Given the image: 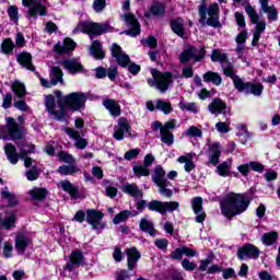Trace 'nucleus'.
<instances>
[{
  "label": "nucleus",
  "mask_w": 280,
  "mask_h": 280,
  "mask_svg": "<svg viewBox=\"0 0 280 280\" xmlns=\"http://www.w3.org/2000/svg\"><path fill=\"white\" fill-rule=\"evenodd\" d=\"M65 104L56 106V98L54 95L46 96V108L54 119L62 121L69 116L68 110H82L84 104H86V94L80 92H73L65 97Z\"/></svg>",
  "instance_id": "nucleus-1"
},
{
  "label": "nucleus",
  "mask_w": 280,
  "mask_h": 280,
  "mask_svg": "<svg viewBox=\"0 0 280 280\" xmlns=\"http://www.w3.org/2000/svg\"><path fill=\"white\" fill-rule=\"evenodd\" d=\"M250 201L246 195L231 192L226 195L221 202V211L225 218H233V215H240L248 209Z\"/></svg>",
  "instance_id": "nucleus-2"
},
{
  "label": "nucleus",
  "mask_w": 280,
  "mask_h": 280,
  "mask_svg": "<svg viewBox=\"0 0 280 280\" xmlns=\"http://www.w3.org/2000/svg\"><path fill=\"white\" fill-rule=\"evenodd\" d=\"M153 79H148L149 86H154L160 93H165L170 89V84L174 82V74L171 72H160L156 69L151 70Z\"/></svg>",
  "instance_id": "nucleus-3"
},
{
  "label": "nucleus",
  "mask_w": 280,
  "mask_h": 280,
  "mask_svg": "<svg viewBox=\"0 0 280 280\" xmlns=\"http://www.w3.org/2000/svg\"><path fill=\"white\" fill-rule=\"evenodd\" d=\"M79 32L89 34V36H101V34L110 32V26L108 24H100L95 22H80L73 30V34H78Z\"/></svg>",
  "instance_id": "nucleus-4"
},
{
  "label": "nucleus",
  "mask_w": 280,
  "mask_h": 280,
  "mask_svg": "<svg viewBox=\"0 0 280 280\" xmlns=\"http://www.w3.org/2000/svg\"><path fill=\"white\" fill-rule=\"evenodd\" d=\"M24 8L28 9V16L36 19V16L47 15V1L46 0H22Z\"/></svg>",
  "instance_id": "nucleus-5"
},
{
  "label": "nucleus",
  "mask_w": 280,
  "mask_h": 280,
  "mask_svg": "<svg viewBox=\"0 0 280 280\" xmlns=\"http://www.w3.org/2000/svg\"><path fill=\"white\" fill-rule=\"evenodd\" d=\"M234 86L240 91V93L252 94L256 97H259L261 93H264V85L261 83H244L240 78L234 79Z\"/></svg>",
  "instance_id": "nucleus-6"
},
{
  "label": "nucleus",
  "mask_w": 280,
  "mask_h": 280,
  "mask_svg": "<svg viewBox=\"0 0 280 280\" xmlns=\"http://www.w3.org/2000/svg\"><path fill=\"white\" fill-rule=\"evenodd\" d=\"M205 58V48H196L194 46H186L185 49L179 55V62L182 65H187L189 60L194 62H200Z\"/></svg>",
  "instance_id": "nucleus-7"
},
{
  "label": "nucleus",
  "mask_w": 280,
  "mask_h": 280,
  "mask_svg": "<svg viewBox=\"0 0 280 280\" xmlns=\"http://www.w3.org/2000/svg\"><path fill=\"white\" fill-rule=\"evenodd\" d=\"M86 215V222L94 229V231H100V229H104V222L102 220L104 219V213L100 210L95 209H89L85 212Z\"/></svg>",
  "instance_id": "nucleus-8"
},
{
  "label": "nucleus",
  "mask_w": 280,
  "mask_h": 280,
  "mask_svg": "<svg viewBox=\"0 0 280 280\" xmlns=\"http://www.w3.org/2000/svg\"><path fill=\"white\" fill-rule=\"evenodd\" d=\"M20 150V159L24 160L25 167H32V158H27V154H34L36 147L26 141H21L18 143Z\"/></svg>",
  "instance_id": "nucleus-9"
},
{
  "label": "nucleus",
  "mask_w": 280,
  "mask_h": 280,
  "mask_svg": "<svg viewBox=\"0 0 280 280\" xmlns=\"http://www.w3.org/2000/svg\"><path fill=\"white\" fill-rule=\"evenodd\" d=\"M259 248L253 244H246L238 249L237 257L241 261H244V259H259Z\"/></svg>",
  "instance_id": "nucleus-10"
},
{
  "label": "nucleus",
  "mask_w": 280,
  "mask_h": 280,
  "mask_svg": "<svg viewBox=\"0 0 280 280\" xmlns=\"http://www.w3.org/2000/svg\"><path fill=\"white\" fill-rule=\"evenodd\" d=\"M62 75H63L62 69H60V67H52L51 72H50V82L43 79V77H39L40 84L45 89H51V86H56V84H58V82H60V84H62V82H63Z\"/></svg>",
  "instance_id": "nucleus-11"
},
{
  "label": "nucleus",
  "mask_w": 280,
  "mask_h": 280,
  "mask_svg": "<svg viewBox=\"0 0 280 280\" xmlns=\"http://www.w3.org/2000/svg\"><path fill=\"white\" fill-rule=\"evenodd\" d=\"M124 21L127 23L128 27H130L129 31H126L125 34L127 36H139L141 34V25L139 24V21L135 18V15L130 13H126L122 15Z\"/></svg>",
  "instance_id": "nucleus-12"
},
{
  "label": "nucleus",
  "mask_w": 280,
  "mask_h": 280,
  "mask_svg": "<svg viewBox=\"0 0 280 280\" xmlns=\"http://www.w3.org/2000/svg\"><path fill=\"white\" fill-rule=\"evenodd\" d=\"M128 133L129 137L132 135L130 133V125L128 124V119L119 118L117 126L114 127V139L116 141H124V135Z\"/></svg>",
  "instance_id": "nucleus-13"
},
{
  "label": "nucleus",
  "mask_w": 280,
  "mask_h": 280,
  "mask_svg": "<svg viewBox=\"0 0 280 280\" xmlns=\"http://www.w3.org/2000/svg\"><path fill=\"white\" fill-rule=\"evenodd\" d=\"M113 58H116V62L120 67H128L130 65V57L121 50V46L113 44L110 48Z\"/></svg>",
  "instance_id": "nucleus-14"
},
{
  "label": "nucleus",
  "mask_w": 280,
  "mask_h": 280,
  "mask_svg": "<svg viewBox=\"0 0 280 280\" xmlns=\"http://www.w3.org/2000/svg\"><path fill=\"white\" fill-rule=\"evenodd\" d=\"M208 162L210 165H218L220 163V156H222V145L220 142H211L208 144Z\"/></svg>",
  "instance_id": "nucleus-15"
},
{
  "label": "nucleus",
  "mask_w": 280,
  "mask_h": 280,
  "mask_svg": "<svg viewBox=\"0 0 280 280\" xmlns=\"http://www.w3.org/2000/svg\"><path fill=\"white\" fill-rule=\"evenodd\" d=\"M63 131L66 132V135H68V137H70V139L74 140V147L78 150H85L86 145H89V141H86V139L82 138V136H80V132L73 128H65Z\"/></svg>",
  "instance_id": "nucleus-16"
},
{
  "label": "nucleus",
  "mask_w": 280,
  "mask_h": 280,
  "mask_svg": "<svg viewBox=\"0 0 280 280\" xmlns=\"http://www.w3.org/2000/svg\"><path fill=\"white\" fill-rule=\"evenodd\" d=\"M7 129L9 137L13 140L23 139V127H20L19 124H16V120H14V118H7Z\"/></svg>",
  "instance_id": "nucleus-17"
},
{
  "label": "nucleus",
  "mask_w": 280,
  "mask_h": 280,
  "mask_svg": "<svg viewBox=\"0 0 280 280\" xmlns=\"http://www.w3.org/2000/svg\"><path fill=\"white\" fill-rule=\"evenodd\" d=\"M191 207L194 210V213L196 214L195 222H198V224H202L207 218V213L202 209V197H196L191 200Z\"/></svg>",
  "instance_id": "nucleus-18"
},
{
  "label": "nucleus",
  "mask_w": 280,
  "mask_h": 280,
  "mask_svg": "<svg viewBox=\"0 0 280 280\" xmlns=\"http://www.w3.org/2000/svg\"><path fill=\"white\" fill-rule=\"evenodd\" d=\"M220 14V9L218 8V3H212L208 8V15L210 19L206 21L207 25H210L211 27H222V24L220 21H218Z\"/></svg>",
  "instance_id": "nucleus-19"
},
{
  "label": "nucleus",
  "mask_w": 280,
  "mask_h": 280,
  "mask_svg": "<svg viewBox=\"0 0 280 280\" xmlns=\"http://www.w3.org/2000/svg\"><path fill=\"white\" fill-rule=\"evenodd\" d=\"M194 159H196V153L189 152L178 156L177 163L184 164L185 172L189 173L192 172V170H196V163H194Z\"/></svg>",
  "instance_id": "nucleus-20"
},
{
  "label": "nucleus",
  "mask_w": 280,
  "mask_h": 280,
  "mask_svg": "<svg viewBox=\"0 0 280 280\" xmlns=\"http://www.w3.org/2000/svg\"><path fill=\"white\" fill-rule=\"evenodd\" d=\"M208 110L211 115H224L226 113V103L221 98H214L209 105Z\"/></svg>",
  "instance_id": "nucleus-21"
},
{
  "label": "nucleus",
  "mask_w": 280,
  "mask_h": 280,
  "mask_svg": "<svg viewBox=\"0 0 280 280\" xmlns=\"http://www.w3.org/2000/svg\"><path fill=\"white\" fill-rule=\"evenodd\" d=\"M73 49H75V42H73L71 38H66L62 43H58L54 47V51L59 55L69 54V51H73Z\"/></svg>",
  "instance_id": "nucleus-22"
},
{
  "label": "nucleus",
  "mask_w": 280,
  "mask_h": 280,
  "mask_svg": "<svg viewBox=\"0 0 280 280\" xmlns=\"http://www.w3.org/2000/svg\"><path fill=\"white\" fill-rule=\"evenodd\" d=\"M127 262L129 270H135V266H137V261L141 259V254L137 249V247H130L126 250Z\"/></svg>",
  "instance_id": "nucleus-23"
},
{
  "label": "nucleus",
  "mask_w": 280,
  "mask_h": 280,
  "mask_svg": "<svg viewBox=\"0 0 280 280\" xmlns=\"http://www.w3.org/2000/svg\"><path fill=\"white\" fill-rule=\"evenodd\" d=\"M59 189H62V191H66V194H69L72 198H78V187L73 185L69 179L61 180L57 184Z\"/></svg>",
  "instance_id": "nucleus-24"
},
{
  "label": "nucleus",
  "mask_w": 280,
  "mask_h": 280,
  "mask_svg": "<svg viewBox=\"0 0 280 280\" xmlns=\"http://www.w3.org/2000/svg\"><path fill=\"white\" fill-rule=\"evenodd\" d=\"M121 191L124 194H128V196H131L132 198H143V191L139 189V186L137 184H125L120 187Z\"/></svg>",
  "instance_id": "nucleus-25"
},
{
  "label": "nucleus",
  "mask_w": 280,
  "mask_h": 280,
  "mask_svg": "<svg viewBox=\"0 0 280 280\" xmlns=\"http://www.w3.org/2000/svg\"><path fill=\"white\" fill-rule=\"evenodd\" d=\"M4 152L5 155L8 158V161L12 164V165H16L19 163V159H21V153H16V147H14V144L12 143H8L4 147Z\"/></svg>",
  "instance_id": "nucleus-26"
},
{
  "label": "nucleus",
  "mask_w": 280,
  "mask_h": 280,
  "mask_svg": "<svg viewBox=\"0 0 280 280\" xmlns=\"http://www.w3.org/2000/svg\"><path fill=\"white\" fill-rule=\"evenodd\" d=\"M103 105L112 117H119V115H121V106H119V103H117L115 100H105Z\"/></svg>",
  "instance_id": "nucleus-27"
},
{
  "label": "nucleus",
  "mask_w": 280,
  "mask_h": 280,
  "mask_svg": "<svg viewBox=\"0 0 280 280\" xmlns=\"http://www.w3.org/2000/svg\"><path fill=\"white\" fill-rule=\"evenodd\" d=\"M60 65L63 69H67L69 73H80V71H82V63L75 59L63 60Z\"/></svg>",
  "instance_id": "nucleus-28"
},
{
  "label": "nucleus",
  "mask_w": 280,
  "mask_h": 280,
  "mask_svg": "<svg viewBox=\"0 0 280 280\" xmlns=\"http://www.w3.org/2000/svg\"><path fill=\"white\" fill-rule=\"evenodd\" d=\"M18 62L28 71H34L36 69L34 65H32V55L30 52H22L18 55Z\"/></svg>",
  "instance_id": "nucleus-29"
},
{
  "label": "nucleus",
  "mask_w": 280,
  "mask_h": 280,
  "mask_svg": "<svg viewBox=\"0 0 280 280\" xmlns=\"http://www.w3.org/2000/svg\"><path fill=\"white\" fill-rule=\"evenodd\" d=\"M84 259V256L82 255V252L80 250H73L70 255V265H67L65 267V270H73L74 266H80L82 264V260Z\"/></svg>",
  "instance_id": "nucleus-30"
},
{
  "label": "nucleus",
  "mask_w": 280,
  "mask_h": 280,
  "mask_svg": "<svg viewBox=\"0 0 280 280\" xmlns=\"http://www.w3.org/2000/svg\"><path fill=\"white\" fill-rule=\"evenodd\" d=\"M233 166V160H226L217 166V173L219 176H231V167Z\"/></svg>",
  "instance_id": "nucleus-31"
},
{
  "label": "nucleus",
  "mask_w": 280,
  "mask_h": 280,
  "mask_svg": "<svg viewBox=\"0 0 280 280\" xmlns=\"http://www.w3.org/2000/svg\"><path fill=\"white\" fill-rule=\"evenodd\" d=\"M236 137H238L241 143L246 145L248 143V139H250V132H248V128L245 125L236 126Z\"/></svg>",
  "instance_id": "nucleus-32"
},
{
  "label": "nucleus",
  "mask_w": 280,
  "mask_h": 280,
  "mask_svg": "<svg viewBox=\"0 0 280 280\" xmlns=\"http://www.w3.org/2000/svg\"><path fill=\"white\" fill-rule=\"evenodd\" d=\"M261 10L265 14H268L269 21H277V9L275 7H268V0H259Z\"/></svg>",
  "instance_id": "nucleus-33"
},
{
  "label": "nucleus",
  "mask_w": 280,
  "mask_h": 280,
  "mask_svg": "<svg viewBox=\"0 0 280 280\" xmlns=\"http://www.w3.org/2000/svg\"><path fill=\"white\" fill-rule=\"evenodd\" d=\"M171 27L177 36L180 38H187V33H185V27L183 25V19L178 18L171 23Z\"/></svg>",
  "instance_id": "nucleus-34"
},
{
  "label": "nucleus",
  "mask_w": 280,
  "mask_h": 280,
  "mask_svg": "<svg viewBox=\"0 0 280 280\" xmlns=\"http://www.w3.org/2000/svg\"><path fill=\"white\" fill-rule=\"evenodd\" d=\"M57 172L61 176H73V174H78V172H80V167H78V165H75V164L61 165V166H59Z\"/></svg>",
  "instance_id": "nucleus-35"
},
{
  "label": "nucleus",
  "mask_w": 280,
  "mask_h": 280,
  "mask_svg": "<svg viewBox=\"0 0 280 280\" xmlns=\"http://www.w3.org/2000/svg\"><path fill=\"white\" fill-rule=\"evenodd\" d=\"M28 245L30 238H27L26 236H19L15 240V250L18 252V255H23L27 249Z\"/></svg>",
  "instance_id": "nucleus-36"
},
{
  "label": "nucleus",
  "mask_w": 280,
  "mask_h": 280,
  "mask_svg": "<svg viewBox=\"0 0 280 280\" xmlns=\"http://www.w3.org/2000/svg\"><path fill=\"white\" fill-rule=\"evenodd\" d=\"M256 25V31L254 33L252 45L255 47L259 43V38H261V34L266 32V22H259L254 23Z\"/></svg>",
  "instance_id": "nucleus-37"
},
{
  "label": "nucleus",
  "mask_w": 280,
  "mask_h": 280,
  "mask_svg": "<svg viewBox=\"0 0 280 280\" xmlns=\"http://www.w3.org/2000/svg\"><path fill=\"white\" fill-rule=\"evenodd\" d=\"M140 230L149 235H156V230L154 229V223L148 218H143L140 221Z\"/></svg>",
  "instance_id": "nucleus-38"
},
{
  "label": "nucleus",
  "mask_w": 280,
  "mask_h": 280,
  "mask_svg": "<svg viewBox=\"0 0 280 280\" xmlns=\"http://www.w3.org/2000/svg\"><path fill=\"white\" fill-rule=\"evenodd\" d=\"M152 180L155 185H161V183H166L167 179H165V170H163V166H156L154 174L152 175Z\"/></svg>",
  "instance_id": "nucleus-39"
},
{
  "label": "nucleus",
  "mask_w": 280,
  "mask_h": 280,
  "mask_svg": "<svg viewBox=\"0 0 280 280\" xmlns=\"http://www.w3.org/2000/svg\"><path fill=\"white\" fill-rule=\"evenodd\" d=\"M261 242L262 244H265V246H272V244H275V242H277L279 240V233L271 231L269 233H265L261 236Z\"/></svg>",
  "instance_id": "nucleus-40"
},
{
  "label": "nucleus",
  "mask_w": 280,
  "mask_h": 280,
  "mask_svg": "<svg viewBox=\"0 0 280 280\" xmlns=\"http://www.w3.org/2000/svg\"><path fill=\"white\" fill-rule=\"evenodd\" d=\"M135 215H139V212H130L129 210H124L114 218L113 222L114 224H121V222H126L128 218H135Z\"/></svg>",
  "instance_id": "nucleus-41"
},
{
  "label": "nucleus",
  "mask_w": 280,
  "mask_h": 280,
  "mask_svg": "<svg viewBox=\"0 0 280 280\" xmlns=\"http://www.w3.org/2000/svg\"><path fill=\"white\" fill-rule=\"evenodd\" d=\"M203 82H212L217 86H220L222 84V77L215 72L208 71L203 74Z\"/></svg>",
  "instance_id": "nucleus-42"
},
{
  "label": "nucleus",
  "mask_w": 280,
  "mask_h": 280,
  "mask_svg": "<svg viewBox=\"0 0 280 280\" xmlns=\"http://www.w3.org/2000/svg\"><path fill=\"white\" fill-rule=\"evenodd\" d=\"M11 89L16 97H25V95L27 94V91L25 90V84H23L21 81L13 82Z\"/></svg>",
  "instance_id": "nucleus-43"
},
{
  "label": "nucleus",
  "mask_w": 280,
  "mask_h": 280,
  "mask_svg": "<svg viewBox=\"0 0 280 280\" xmlns=\"http://www.w3.org/2000/svg\"><path fill=\"white\" fill-rule=\"evenodd\" d=\"M149 211H156L161 215H165L164 202L159 200H152L147 205Z\"/></svg>",
  "instance_id": "nucleus-44"
},
{
  "label": "nucleus",
  "mask_w": 280,
  "mask_h": 280,
  "mask_svg": "<svg viewBox=\"0 0 280 280\" xmlns=\"http://www.w3.org/2000/svg\"><path fill=\"white\" fill-rule=\"evenodd\" d=\"M90 51L92 56L98 60H102V58H104V50H102V44L97 40H94L92 43Z\"/></svg>",
  "instance_id": "nucleus-45"
},
{
  "label": "nucleus",
  "mask_w": 280,
  "mask_h": 280,
  "mask_svg": "<svg viewBox=\"0 0 280 280\" xmlns=\"http://www.w3.org/2000/svg\"><path fill=\"white\" fill-rule=\"evenodd\" d=\"M155 108L164 113V115H170V113H172V103L163 100H158L155 102Z\"/></svg>",
  "instance_id": "nucleus-46"
},
{
  "label": "nucleus",
  "mask_w": 280,
  "mask_h": 280,
  "mask_svg": "<svg viewBox=\"0 0 280 280\" xmlns=\"http://www.w3.org/2000/svg\"><path fill=\"white\" fill-rule=\"evenodd\" d=\"M30 196L33 200H45V198H47V189L33 188L30 190Z\"/></svg>",
  "instance_id": "nucleus-47"
},
{
  "label": "nucleus",
  "mask_w": 280,
  "mask_h": 280,
  "mask_svg": "<svg viewBox=\"0 0 280 280\" xmlns=\"http://www.w3.org/2000/svg\"><path fill=\"white\" fill-rule=\"evenodd\" d=\"M170 185H172L170 182H162L161 184H156L160 189L161 196H164L165 198H172L174 191L168 188Z\"/></svg>",
  "instance_id": "nucleus-48"
},
{
  "label": "nucleus",
  "mask_w": 280,
  "mask_h": 280,
  "mask_svg": "<svg viewBox=\"0 0 280 280\" xmlns=\"http://www.w3.org/2000/svg\"><path fill=\"white\" fill-rule=\"evenodd\" d=\"M179 108L180 110H187L188 113H200V107L196 103H185V102H179Z\"/></svg>",
  "instance_id": "nucleus-49"
},
{
  "label": "nucleus",
  "mask_w": 280,
  "mask_h": 280,
  "mask_svg": "<svg viewBox=\"0 0 280 280\" xmlns=\"http://www.w3.org/2000/svg\"><path fill=\"white\" fill-rule=\"evenodd\" d=\"M212 62H222V65H226V54H223L220 49L212 50L211 54Z\"/></svg>",
  "instance_id": "nucleus-50"
},
{
  "label": "nucleus",
  "mask_w": 280,
  "mask_h": 280,
  "mask_svg": "<svg viewBox=\"0 0 280 280\" xmlns=\"http://www.w3.org/2000/svg\"><path fill=\"white\" fill-rule=\"evenodd\" d=\"M57 156L59 161H62V163H68L69 165L75 164V158H73V155H71L67 151H60L59 153H57Z\"/></svg>",
  "instance_id": "nucleus-51"
},
{
  "label": "nucleus",
  "mask_w": 280,
  "mask_h": 280,
  "mask_svg": "<svg viewBox=\"0 0 280 280\" xmlns=\"http://www.w3.org/2000/svg\"><path fill=\"white\" fill-rule=\"evenodd\" d=\"M15 222H16V214L14 212H11L2 221V226H3V229H14Z\"/></svg>",
  "instance_id": "nucleus-52"
},
{
  "label": "nucleus",
  "mask_w": 280,
  "mask_h": 280,
  "mask_svg": "<svg viewBox=\"0 0 280 280\" xmlns=\"http://www.w3.org/2000/svg\"><path fill=\"white\" fill-rule=\"evenodd\" d=\"M245 12L247 16H249L252 23H257V21H259V15L257 14V11H255V8H253V5L246 4Z\"/></svg>",
  "instance_id": "nucleus-53"
},
{
  "label": "nucleus",
  "mask_w": 280,
  "mask_h": 280,
  "mask_svg": "<svg viewBox=\"0 0 280 280\" xmlns=\"http://www.w3.org/2000/svg\"><path fill=\"white\" fill-rule=\"evenodd\" d=\"M133 174L138 178H141V176H150V170H148V166L137 165L133 166Z\"/></svg>",
  "instance_id": "nucleus-54"
},
{
  "label": "nucleus",
  "mask_w": 280,
  "mask_h": 280,
  "mask_svg": "<svg viewBox=\"0 0 280 280\" xmlns=\"http://www.w3.org/2000/svg\"><path fill=\"white\" fill-rule=\"evenodd\" d=\"M161 141L166 145H174V135L170 131H161Z\"/></svg>",
  "instance_id": "nucleus-55"
},
{
  "label": "nucleus",
  "mask_w": 280,
  "mask_h": 280,
  "mask_svg": "<svg viewBox=\"0 0 280 280\" xmlns=\"http://www.w3.org/2000/svg\"><path fill=\"white\" fill-rule=\"evenodd\" d=\"M179 208L180 203H178V201H164V215L167 213V211H178Z\"/></svg>",
  "instance_id": "nucleus-56"
},
{
  "label": "nucleus",
  "mask_w": 280,
  "mask_h": 280,
  "mask_svg": "<svg viewBox=\"0 0 280 280\" xmlns=\"http://www.w3.org/2000/svg\"><path fill=\"white\" fill-rule=\"evenodd\" d=\"M222 69H223L224 75H226L228 78H232L234 83H235V78H240V77L235 75L233 66H231L229 63H222Z\"/></svg>",
  "instance_id": "nucleus-57"
},
{
  "label": "nucleus",
  "mask_w": 280,
  "mask_h": 280,
  "mask_svg": "<svg viewBox=\"0 0 280 280\" xmlns=\"http://www.w3.org/2000/svg\"><path fill=\"white\" fill-rule=\"evenodd\" d=\"M151 13L154 16H163L165 14V5L162 3H155L151 7Z\"/></svg>",
  "instance_id": "nucleus-58"
},
{
  "label": "nucleus",
  "mask_w": 280,
  "mask_h": 280,
  "mask_svg": "<svg viewBox=\"0 0 280 280\" xmlns=\"http://www.w3.org/2000/svg\"><path fill=\"white\" fill-rule=\"evenodd\" d=\"M1 49L3 54H12L14 50V43H12V39H4L1 44Z\"/></svg>",
  "instance_id": "nucleus-59"
},
{
  "label": "nucleus",
  "mask_w": 280,
  "mask_h": 280,
  "mask_svg": "<svg viewBox=\"0 0 280 280\" xmlns=\"http://www.w3.org/2000/svg\"><path fill=\"white\" fill-rule=\"evenodd\" d=\"M8 15L13 21V23H19V8H16V5L9 7Z\"/></svg>",
  "instance_id": "nucleus-60"
},
{
  "label": "nucleus",
  "mask_w": 280,
  "mask_h": 280,
  "mask_svg": "<svg viewBox=\"0 0 280 280\" xmlns=\"http://www.w3.org/2000/svg\"><path fill=\"white\" fill-rule=\"evenodd\" d=\"M39 174L40 173L38 172V168H36V166H33V168L26 171L25 176L27 180H38Z\"/></svg>",
  "instance_id": "nucleus-61"
},
{
  "label": "nucleus",
  "mask_w": 280,
  "mask_h": 280,
  "mask_svg": "<svg viewBox=\"0 0 280 280\" xmlns=\"http://www.w3.org/2000/svg\"><path fill=\"white\" fill-rule=\"evenodd\" d=\"M197 267L198 265H196V262L190 261L187 258L182 261V268H184V270H187L188 272H194Z\"/></svg>",
  "instance_id": "nucleus-62"
},
{
  "label": "nucleus",
  "mask_w": 280,
  "mask_h": 280,
  "mask_svg": "<svg viewBox=\"0 0 280 280\" xmlns=\"http://www.w3.org/2000/svg\"><path fill=\"white\" fill-rule=\"evenodd\" d=\"M215 130L221 135H226V132H231V127L226 122L220 121L215 124Z\"/></svg>",
  "instance_id": "nucleus-63"
},
{
  "label": "nucleus",
  "mask_w": 280,
  "mask_h": 280,
  "mask_svg": "<svg viewBox=\"0 0 280 280\" xmlns=\"http://www.w3.org/2000/svg\"><path fill=\"white\" fill-rule=\"evenodd\" d=\"M185 135L186 137H202V130L196 126H190Z\"/></svg>",
  "instance_id": "nucleus-64"
}]
</instances>
